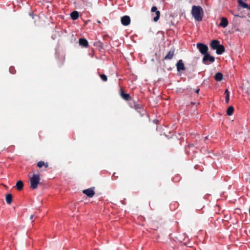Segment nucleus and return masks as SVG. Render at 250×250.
<instances>
[{
    "label": "nucleus",
    "instance_id": "nucleus-1",
    "mask_svg": "<svg viewBox=\"0 0 250 250\" xmlns=\"http://www.w3.org/2000/svg\"><path fill=\"white\" fill-rule=\"evenodd\" d=\"M191 12L195 21H200L202 20L204 16V11L201 6L193 5Z\"/></svg>",
    "mask_w": 250,
    "mask_h": 250
},
{
    "label": "nucleus",
    "instance_id": "nucleus-2",
    "mask_svg": "<svg viewBox=\"0 0 250 250\" xmlns=\"http://www.w3.org/2000/svg\"><path fill=\"white\" fill-rule=\"evenodd\" d=\"M40 178L39 174H34L30 179L31 188L33 189H36L40 183Z\"/></svg>",
    "mask_w": 250,
    "mask_h": 250
},
{
    "label": "nucleus",
    "instance_id": "nucleus-3",
    "mask_svg": "<svg viewBox=\"0 0 250 250\" xmlns=\"http://www.w3.org/2000/svg\"><path fill=\"white\" fill-rule=\"evenodd\" d=\"M215 59L214 57L210 56L209 54L207 53L204 55L203 58V62L205 64H209L210 63L214 62Z\"/></svg>",
    "mask_w": 250,
    "mask_h": 250
},
{
    "label": "nucleus",
    "instance_id": "nucleus-4",
    "mask_svg": "<svg viewBox=\"0 0 250 250\" xmlns=\"http://www.w3.org/2000/svg\"><path fill=\"white\" fill-rule=\"evenodd\" d=\"M197 47L202 54L205 55L208 53V47L207 45L202 43H198Z\"/></svg>",
    "mask_w": 250,
    "mask_h": 250
},
{
    "label": "nucleus",
    "instance_id": "nucleus-5",
    "mask_svg": "<svg viewBox=\"0 0 250 250\" xmlns=\"http://www.w3.org/2000/svg\"><path fill=\"white\" fill-rule=\"evenodd\" d=\"M83 192L88 197H92L94 194L95 192L93 188H90L86 189H84L83 191Z\"/></svg>",
    "mask_w": 250,
    "mask_h": 250
},
{
    "label": "nucleus",
    "instance_id": "nucleus-6",
    "mask_svg": "<svg viewBox=\"0 0 250 250\" xmlns=\"http://www.w3.org/2000/svg\"><path fill=\"white\" fill-rule=\"evenodd\" d=\"M151 11L152 12H155L156 16L154 17L153 20L154 21H157L160 17V12L157 10V8L156 6H153L151 8Z\"/></svg>",
    "mask_w": 250,
    "mask_h": 250
},
{
    "label": "nucleus",
    "instance_id": "nucleus-7",
    "mask_svg": "<svg viewBox=\"0 0 250 250\" xmlns=\"http://www.w3.org/2000/svg\"><path fill=\"white\" fill-rule=\"evenodd\" d=\"M122 24L125 26L129 25L130 23V17L128 16H125L121 18Z\"/></svg>",
    "mask_w": 250,
    "mask_h": 250
},
{
    "label": "nucleus",
    "instance_id": "nucleus-8",
    "mask_svg": "<svg viewBox=\"0 0 250 250\" xmlns=\"http://www.w3.org/2000/svg\"><path fill=\"white\" fill-rule=\"evenodd\" d=\"M229 24L228 19L226 17L221 18L219 26L223 28H226Z\"/></svg>",
    "mask_w": 250,
    "mask_h": 250
},
{
    "label": "nucleus",
    "instance_id": "nucleus-9",
    "mask_svg": "<svg viewBox=\"0 0 250 250\" xmlns=\"http://www.w3.org/2000/svg\"><path fill=\"white\" fill-rule=\"evenodd\" d=\"M177 69L178 71H180L181 70H184L185 69V67L184 66V64L182 60H180L178 61L176 64Z\"/></svg>",
    "mask_w": 250,
    "mask_h": 250
},
{
    "label": "nucleus",
    "instance_id": "nucleus-10",
    "mask_svg": "<svg viewBox=\"0 0 250 250\" xmlns=\"http://www.w3.org/2000/svg\"><path fill=\"white\" fill-rule=\"evenodd\" d=\"M79 44L83 47H87L88 46V43L87 41L83 38H81L79 40Z\"/></svg>",
    "mask_w": 250,
    "mask_h": 250
},
{
    "label": "nucleus",
    "instance_id": "nucleus-11",
    "mask_svg": "<svg viewBox=\"0 0 250 250\" xmlns=\"http://www.w3.org/2000/svg\"><path fill=\"white\" fill-rule=\"evenodd\" d=\"M210 47L213 49H216L220 45L219 42L217 40H213L210 43Z\"/></svg>",
    "mask_w": 250,
    "mask_h": 250
},
{
    "label": "nucleus",
    "instance_id": "nucleus-12",
    "mask_svg": "<svg viewBox=\"0 0 250 250\" xmlns=\"http://www.w3.org/2000/svg\"><path fill=\"white\" fill-rule=\"evenodd\" d=\"M174 54V49H171L167 54L165 56V60H170L171 59Z\"/></svg>",
    "mask_w": 250,
    "mask_h": 250
},
{
    "label": "nucleus",
    "instance_id": "nucleus-13",
    "mask_svg": "<svg viewBox=\"0 0 250 250\" xmlns=\"http://www.w3.org/2000/svg\"><path fill=\"white\" fill-rule=\"evenodd\" d=\"M216 53L221 54L225 51V48L222 45H220L216 49Z\"/></svg>",
    "mask_w": 250,
    "mask_h": 250
},
{
    "label": "nucleus",
    "instance_id": "nucleus-14",
    "mask_svg": "<svg viewBox=\"0 0 250 250\" xmlns=\"http://www.w3.org/2000/svg\"><path fill=\"white\" fill-rule=\"evenodd\" d=\"M16 187L18 190H21L22 189L23 187V182L21 180L18 181L16 183Z\"/></svg>",
    "mask_w": 250,
    "mask_h": 250
},
{
    "label": "nucleus",
    "instance_id": "nucleus-15",
    "mask_svg": "<svg viewBox=\"0 0 250 250\" xmlns=\"http://www.w3.org/2000/svg\"><path fill=\"white\" fill-rule=\"evenodd\" d=\"M71 17L73 20H76L79 18V13L76 11H73L71 13Z\"/></svg>",
    "mask_w": 250,
    "mask_h": 250
},
{
    "label": "nucleus",
    "instance_id": "nucleus-16",
    "mask_svg": "<svg viewBox=\"0 0 250 250\" xmlns=\"http://www.w3.org/2000/svg\"><path fill=\"white\" fill-rule=\"evenodd\" d=\"M229 91L228 89H226L225 91V102L226 103H228L229 100Z\"/></svg>",
    "mask_w": 250,
    "mask_h": 250
},
{
    "label": "nucleus",
    "instance_id": "nucleus-17",
    "mask_svg": "<svg viewBox=\"0 0 250 250\" xmlns=\"http://www.w3.org/2000/svg\"><path fill=\"white\" fill-rule=\"evenodd\" d=\"M214 78L216 81H220L223 79V74L221 73L218 72L215 74Z\"/></svg>",
    "mask_w": 250,
    "mask_h": 250
},
{
    "label": "nucleus",
    "instance_id": "nucleus-18",
    "mask_svg": "<svg viewBox=\"0 0 250 250\" xmlns=\"http://www.w3.org/2000/svg\"><path fill=\"white\" fill-rule=\"evenodd\" d=\"M12 200V196L11 194H8L6 196V201L8 204H10Z\"/></svg>",
    "mask_w": 250,
    "mask_h": 250
},
{
    "label": "nucleus",
    "instance_id": "nucleus-19",
    "mask_svg": "<svg viewBox=\"0 0 250 250\" xmlns=\"http://www.w3.org/2000/svg\"><path fill=\"white\" fill-rule=\"evenodd\" d=\"M238 2L240 6L243 8H247L248 7L249 5L246 3H245L242 0H238Z\"/></svg>",
    "mask_w": 250,
    "mask_h": 250
},
{
    "label": "nucleus",
    "instance_id": "nucleus-20",
    "mask_svg": "<svg viewBox=\"0 0 250 250\" xmlns=\"http://www.w3.org/2000/svg\"><path fill=\"white\" fill-rule=\"evenodd\" d=\"M234 112V108L233 106H230L228 107L227 110V114L229 116L231 115Z\"/></svg>",
    "mask_w": 250,
    "mask_h": 250
},
{
    "label": "nucleus",
    "instance_id": "nucleus-21",
    "mask_svg": "<svg viewBox=\"0 0 250 250\" xmlns=\"http://www.w3.org/2000/svg\"><path fill=\"white\" fill-rule=\"evenodd\" d=\"M37 166L40 168L43 166H45V167H48V164L47 163L45 164L43 161H40L37 163Z\"/></svg>",
    "mask_w": 250,
    "mask_h": 250
},
{
    "label": "nucleus",
    "instance_id": "nucleus-22",
    "mask_svg": "<svg viewBox=\"0 0 250 250\" xmlns=\"http://www.w3.org/2000/svg\"><path fill=\"white\" fill-rule=\"evenodd\" d=\"M121 96H122V98L125 100H128L130 97V96L128 94L124 93H123V92L122 91L121 92Z\"/></svg>",
    "mask_w": 250,
    "mask_h": 250
},
{
    "label": "nucleus",
    "instance_id": "nucleus-23",
    "mask_svg": "<svg viewBox=\"0 0 250 250\" xmlns=\"http://www.w3.org/2000/svg\"><path fill=\"white\" fill-rule=\"evenodd\" d=\"M100 77L102 79V80L104 82H106L107 80V77L104 74L101 75Z\"/></svg>",
    "mask_w": 250,
    "mask_h": 250
},
{
    "label": "nucleus",
    "instance_id": "nucleus-24",
    "mask_svg": "<svg viewBox=\"0 0 250 250\" xmlns=\"http://www.w3.org/2000/svg\"><path fill=\"white\" fill-rule=\"evenodd\" d=\"M9 71L12 74H14L15 73V70L13 67H10L9 68Z\"/></svg>",
    "mask_w": 250,
    "mask_h": 250
},
{
    "label": "nucleus",
    "instance_id": "nucleus-25",
    "mask_svg": "<svg viewBox=\"0 0 250 250\" xmlns=\"http://www.w3.org/2000/svg\"><path fill=\"white\" fill-rule=\"evenodd\" d=\"M33 217H34V215H31L30 216V219L32 220L33 219Z\"/></svg>",
    "mask_w": 250,
    "mask_h": 250
},
{
    "label": "nucleus",
    "instance_id": "nucleus-26",
    "mask_svg": "<svg viewBox=\"0 0 250 250\" xmlns=\"http://www.w3.org/2000/svg\"><path fill=\"white\" fill-rule=\"evenodd\" d=\"M200 89H198L196 90V92L198 93Z\"/></svg>",
    "mask_w": 250,
    "mask_h": 250
},
{
    "label": "nucleus",
    "instance_id": "nucleus-27",
    "mask_svg": "<svg viewBox=\"0 0 250 250\" xmlns=\"http://www.w3.org/2000/svg\"><path fill=\"white\" fill-rule=\"evenodd\" d=\"M246 8L249 9V10H250V5H249L248 7H247Z\"/></svg>",
    "mask_w": 250,
    "mask_h": 250
},
{
    "label": "nucleus",
    "instance_id": "nucleus-28",
    "mask_svg": "<svg viewBox=\"0 0 250 250\" xmlns=\"http://www.w3.org/2000/svg\"><path fill=\"white\" fill-rule=\"evenodd\" d=\"M98 23H101L100 21H98Z\"/></svg>",
    "mask_w": 250,
    "mask_h": 250
}]
</instances>
